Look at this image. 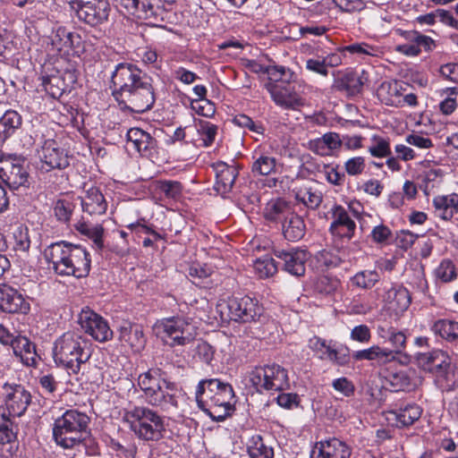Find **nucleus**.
Here are the masks:
<instances>
[{"mask_svg":"<svg viewBox=\"0 0 458 458\" xmlns=\"http://www.w3.org/2000/svg\"><path fill=\"white\" fill-rule=\"evenodd\" d=\"M111 84L113 96L123 110L142 114L150 110L156 101L152 79L132 64H118Z\"/></svg>","mask_w":458,"mask_h":458,"instance_id":"1","label":"nucleus"},{"mask_svg":"<svg viewBox=\"0 0 458 458\" xmlns=\"http://www.w3.org/2000/svg\"><path fill=\"white\" fill-rule=\"evenodd\" d=\"M44 257L59 276L83 278L89 274L90 255L79 244L66 241L54 242L45 249Z\"/></svg>","mask_w":458,"mask_h":458,"instance_id":"2","label":"nucleus"},{"mask_svg":"<svg viewBox=\"0 0 458 458\" xmlns=\"http://www.w3.org/2000/svg\"><path fill=\"white\" fill-rule=\"evenodd\" d=\"M167 372L162 362L138 377V386L143 392L146 402L162 411H170L178 407L175 385L166 380Z\"/></svg>","mask_w":458,"mask_h":458,"instance_id":"3","label":"nucleus"},{"mask_svg":"<svg viewBox=\"0 0 458 458\" xmlns=\"http://www.w3.org/2000/svg\"><path fill=\"white\" fill-rule=\"evenodd\" d=\"M53 358L57 366L77 375L90 358L88 342L79 333L66 332L55 340Z\"/></svg>","mask_w":458,"mask_h":458,"instance_id":"4","label":"nucleus"},{"mask_svg":"<svg viewBox=\"0 0 458 458\" xmlns=\"http://www.w3.org/2000/svg\"><path fill=\"white\" fill-rule=\"evenodd\" d=\"M123 419L140 440L158 442L164 437L165 432L164 420L148 407L132 406L125 410Z\"/></svg>","mask_w":458,"mask_h":458,"instance_id":"5","label":"nucleus"},{"mask_svg":"<svg viewBox=\"0 0 458 458\" xmlns=\"http://www.w3.org/2000/svg\"><path fill=\"white\" fill-rule=\"evenodd\" d=\"M89 423V417L86 413L75 409L66 410L54 422V439L64 448H72L87 437Z\"/></svg>","mask_w":458,"mask_h":458,"instance_id":"6","label":"nucleus"},{"mask_svg":"<svg viewBox=\"0 0 458 458\" xmlns=\"http://www.w3.org/2000/svg\"><path fill=\"white\" fill-rule=\"evenodd\" d=\"M416 362L419 368L435 375L436 380L443 391H451L455 387L456 377L451 369V358L445 352L433 350L428 352L418 353Z\"/></svg>","mask_w":458,"mask_h":458,"instance_id":"7","label":"nucleus"},{"mask_svg":"<svg viewBox=\"0 0 458 458\" xmlns=\"http://www.w3.org/2000/svg\"><path fill=\"white\" fill-rule=\"evenodd\" d=\"M157 336L172 347L191 344L196 336L195 327L191 320L182 316L158 319L153 327Z\"/></svg>","mask_w":458,"mask_h":458,"instance_id":"8","label":"nucleus"},{"mask_svg":"<svg viewBox=\"0 0 458 458\" xmlns=\"http://www.w3.org/2000/svg\"><path fill=\"white\" fill-rule=\"evenodd\" d=\"M250 381L259 393L284 391L290 387L286 369L277 364L256 367L250 374Z\"/></svg>","mask_w":458,"mask_h":458,"instance_id":"9","label":"nucleus"},{"mask_svg":"<svg viewBox=\"0 0 458 458\" xmlns=\"http://www.w3.org/2000/svg\"><path fill=\"white\" fill-rule=\"evenodd\" d=\"M0 179L11 189L27 186L29 172L26 158L21 156L1 157Z\"/></svg>","mask_w":458,"mask_h":458,"instance_id":"10","label":"nucleus"},{"mask_svg":"<svg viewBox=\"0 0 458 458\" xmlns=\"http://www.w3.org/2000/svg\"><path fill=\"white\" fill-rule=\"evenodd\" d=\"M80 21L98 26L107 21L110 5L106 0H73L70 3Z\"/></svg>","mask_w":458,"mask_h":458,"instance_id":"11","label":"nucleus"},{"mask_svg":"<svg viewBox=\"0 0 458 458\" xmlns=\"http://www.w3.org/2000/svg\"><path fill=\"white\" fill-rule=\"evenodd\" d=\"M1 395L4 408L10 417H21L31 403V394L22 385L5 383Z\"/></svg>","mask_w":458,"mask_h":458,"instance_id":"12","label":"nucleus"},{"mask_svg":"<svg viewBox=\"0 0 458 458\" xmlns=\"http://www.w3.org/2000/svg\"><path fill=\"white\" fill-rule=\"evenodd\" d=\"M224 386H231L228 383L222 382L217 378L202 379L199 382L196 390V402L198 407L208 415L214 421H223L226 418L225 413L216 414L208 406V403L214 401V398L220 394Z\"/></svg>","mask_w":458,"mask_h":458,"instance_id":"13","label":"nucleus"},{"mask_svg":"<svg viewBox=\"0 0 458 458\" xmlns=\"http://www.w3.org/2000/svg\"><path fill=\"white\" fill-rule=\"evenodd\" d=\"M227 308L230 319L242 323L256 321L262 313L258 301L249 296L229 298Z\"/></svg>","mask_w":458,"mask_h":458,"instance_id":"14","label":"nucleus"},{"mask_svg":"<svg viewBox=\"0 0 458 458\" xmlns=\"http://www.w3.org/2000/svg\"><path fill=\"white\" fill-rule=\"evenodd\" d=\"M79 322L85 332L98 342H106L112 338L113 331L107 322L92 310H82Z\"/></svg>","mask_w":458,"mask_h":458,"instance_id":"15","label":"nucleus"},{"mask_svg":"<svg viewBox=\"0 0 458 458\" xmlns=\"http://www.w3.org/2000/svg\"><path fill=\"white\" fill-rule=\"evenodd\" d=\"M332 222L329 232L333 236L350 241L354 236L356 224L348 211L341 205H334L330 210Z\"/></svg>","mask_w":458,"mask_h":458,"instance_id":"16","label":"nucleus"},{"mask_svg":"<svg viewBox=\"0 0 458 458\" xmlns=\"http://www.w3.org/2000/svg\"><path fill=\"white\" fill-rule=\"evenodd\" d=\"M266 89L273 101L284 109H297L303 106V100L290 86H283L275 82H267Z\"/></svg>","mask_w":458,"mask_h":458,"instance_id":"17","label":"nucleus"},{"mask_svg":"<svg viewBox=\"0 0 458 458\" xmlns=\"http://www.w3.org/2000/svg\"><path fill=\"white\" fill-rule=\"evenodd\" d=\"M39 158L47 166V170L64 169L69 165L67 152L60 148L54 140H47L44 142L39 151Z\"/></svg>","mask_w":458,"mask_h":458,"instance_id":"18","label":"nucleus"},{"mask_svg":"<svg viewBox=\"0 0 458 458\" xmlns=\"http://www.w3.org/2000/svg\"><path fill=\"white\" fill-rule=\"evenodd\" d=\"M274 255L283 261V269L294 276H302L305 274V263L308 259L307 252L299 249L274 250Z\"/></svg>","mask_w":458,"mask_h":458,"instance_id":"19","label":"nucleus"},{"mask_svg":"<svg viewBox=\"0 0 458 458\" xmlns=\"http://www.w3.org/2000/svg\"><path fill=\"white\" fill-rule=\"evenodd\" d=\"M352 448L344 441L333 437L317 442L311 458H351Z\"/></svg>","mask_w":458,"mask_h":458,"instance_id":"20","label":"nucleus"},{"mask_svg":"<svg viewBox=\"0 0 458 458\" xmlns=\"http://www.w3.org/2000/svg\"><path fill=\"white\" fill-rule=\"evenodd\" d=\"M76 77L71 71H65L63 75H49L42 77V86L53 98H60L64 92L70 90L75 83Z\"/></svg>","mask_w":458,"mask_h":458,"instance_id":"21","label":"nucleus"},{"mask_svg":"<svg viewBox=\"0 0 458 458\" xmlns=\"http://www.w3.org/2000/svg\"><path fill=\"white\" fill-rule=\"evenodd\" d=\"M0 310L26 314L30 310V304L17 290L7 286L0 287Z\"/></svg>","mask_w":458,"mask_h":458,"instance_id":"22","label":"nucleus"},{"mask_svg":"<svg viewBox=\"0 0 458 458\" xmlns=\"http://www.w3.org/2000/svg\"><path fill=\"white\" fill-rule=\"evenodd\" d=\"M216 181L215 190L222 197L230 193L238 176V169L234 165H228L224 162H217L214 165Z\"/></svg>","mask_w":458,"mask_h":458,"instance_id":"23","label":"nucleus"},{"mask_svg":"<svg viewBox=\"0 0 458 458\" xmlns=\"http://www.w3.org/2000/svg\"><path fill=\"white\" fill-rule=\"evenodd\" d=\"M335 77L333 88L348 95H356L360 92L363 81L360 75L351 70L333 72Z\"/></svg>","mask_w":458,"mask_h":458,"instance_id":"24","label":"nucleus"},{"mask_svg":"<svg viewBox=\"0 0 458 458\" xmlns=\"http://www.w3.org/2000/svg\"><path fill=\"white\" fill-rule=\"evenodd\" d=\"M119 340L133 351L140 352L146 344V337L141 325L123 322L119 327Z\"/></svg>","mask_w":458,"mask_h":458,"instance_id":"25","label":"nucleus"},{"mask_svg":"<svg viewBox=\"0 0 458 458\" xmlns=\"http://www.w3.org/2000/svg\"><path fill=\"white\" fill-rule=\"evenodd\" d=\"M422 413V409L415 403H409L397 410L389 411L387 420L394 421L398 428L409 427L418 420Z\"/></svg>","mask_w":458,"mask_h":458,"instance_id":"26","label":"nucleus"},{"mask_svg":"<svg viewBox=\"0 0 458 458\" xmlns=\"http://www.w3.org/2000/svg\"><path fill=\"white\" fill-rule=\"evenodd\" d=\"M384 299L388 304L389 309L395 313L405 311L411 302L410 292L402 285L391 286L386 292Z\"/></svg>","mask_w":458,"mask_h":458,"instance_id":"27","label":"nucleus"},{"mask_svg":"<svg viewBox=\"0 0 458 458\" xmlns=\"http://www.w3.org/2000/svg\"><path fill=\"white\" fill-rule=\"evenodd\" d=\"M81 204L82 210L90 216L103 215L107 208V203L103 194L96 187H91L87 191L85 197L81 199Z\"/></svg>","mask_w":458,"mask_h":458,"instance_id":"28","label":"nucleus"},{"mask_svg":"<svg viewBox=\"0 0 458 458\" xmlns=\"http://www.w3.org/2000/svg\"><path fill=\"white\" fill-rule=\"evenodd\" d=\"M13 352L16 357L26 366H35L37 364L38 355L36 347L27 337L18 335L12 346Z\"/></svg>","mask_w":458,"mask_h":458,"instance_id":"29","label":"nucleus"},{"mask_svg":"<svg viewBox=\"0 0 458 458\" xmlns=\"http://www.w3.org/2000/svg\"><path fill=\"white\" fill-rule=\"evenodd\" d=\"M289 215L282 224V233L286 240L297 242L305 235L306 225L303 218L293 211Z\"/></svg>","mask_w":458,"mask_h":458,"instance_id":"30","label":"nucleus"},{"mask_svg":"<svg viewBox=\"0 0 458 458\" xmlns=\"http://www.w3.org/2000/svg\"><path fill=\"white\" fill-rule=\"evenodd\" d=\"M22 118L14 110H7L0 118V146L12 137L21 126Z\"/></svg>","mask_w":458,"mask_h":458,"instance_id":"31","label":"nucleus"},{"mask_svg":"<svg viewBox=\"0 0 458 458\" xmlns=\"http://www.w3.org/2000/svg\"><path fill=\"white\" fill-rule=\"evenodd\" d=\"M293 210L287 201L283 199L270 200L264 210V216L267 221L283 224L292 214Z\"/></svg>","mask_w":458,"mask_h":458,"instance_id":"32","label":"nucleus"},{"mask_svg":"<svg viewBox=\"0 0 458 458\" xmlns=\"http://www.w3.org/2000/svg\"><path fill=\"white\" fill-rule=\"evenodd\" d=\"M352 358L355 360H378L382 363H386L394 360V355H393L391 350L373 345L368 349L353 352Z\"/></svg>","mask_w":458,"mask_h":458,"instance_id":"33","label":"nucleus"},{"mask_svg":"<svg viewBox=\"0 0 458 458\" xmlns=\"http://www.w3.org/2000/svg\"><path fill=\"white\" fill-rule=\"evenodd\" d=\"M234 396L233 389L232 386H224L222 391L218 396L214 398L208 403V406L212 411H215L216 414L225 413L226 417L230 415L231 411V401Z\"/></svg>","mask_w":458,"mask_h":458,"instance_id":"34","label":"nucleus"},{"mask_svg":"<svg viewBox=\"0 0 458 458\" xmlns=\"http://www.w3.org/2000/svg\"><path fill=\"white\" fill-rule=\"evenodd\" d=\"M432 332L446 340L454 342L458 340V322L450 319H438L431 327Z\"/></svg>","mask_w":458,"mask_h":458,"instance_id":"35","label":"nucleus"},{"mask_svg":"<svg viewBox=\"0 0 458 458\" xmlns=\"http://www.w3.org/2000/svg\"><path fill=\"white\" fill-rule=\"evenodd\" d=\"M403 87L396 81H383L377 90V97L381 102L387 106L395 104V98L402 95Z\"/></svg>","mask_w":458,"mask_h":458,"instance_id":"36","label":"nucleus"},{"mask_svg":"<svg viewBox=\"0 0 458 458\" xmlns=\"http://www.w3.org/2000/svg\"><path fill=\"white\" fill-rule=\"evenodd\" d=\"M13 250L19 257H25L30 248V239L29 229L25 226L19 225L13 232Z\"/></svg>","mask_w":458,"mask_h":458,"instance_id":"37","label":"nucleus"},{"mask_svg":"<svg viewBox=\"0 0 458 458\" xmlns=\"http://www.w3.org/2000/svg\"><path fill=\"white\" fill-rule=\"evenodd\" d=\"M127 140L139 153L148 150L153 144V138L139 128L130 129L127 132Z\"/></svg>","mask_w":458,"mask_h":458,"instance_id":"38","label":"nucleus"},{"mask_svg":"<svg viewBox=\"0 0 458 458\" xmlns=\"http://www.w3.org/2000/svg\"><path fill=\"white\" fill-rule=\"evenodd\" d=\"M76 230L93 242L94 247L101 250L104 247V228L100 225H92L86 222L79 221L75 225Z\"/></svg>","mask_w":458,"mask_h":458,"instance_id":"39","label":"nucleus"},{"mask_svg":"<svg viewBox=\"0 0 458 458\" xmlns=\"http://www.w3.org/2000/svg\"><path fill=\"white\" fill-rule=\"evenodd\" d=\"M380 280V275L377 270L365 269L356 273L350 281L353 287L362 290L372 289Z\"/></svg>","mask_w":458,"mask_h":458,"instance_id":"40","label":"nucleus"},{"mask_svg":"<svg viewBox=\"0 0 458 458\" xmlns=\"http://www.w3.org/2000/svg\"><path fill=\"white\" fill-rule=\"evenodd\" d=\"M391 391H411L416 386L409 373L404 370H400L394 373H391L386 377Z\"/></svg>","mask_w":458,"mask_h":458,"instance_id":"41","label":"nucleus"},{"mask_svg":"<svg viewBox=\"0 0 458 458\" xmlns=\"http://www.w3.org/2000/svg\"><path fill=\"white\" fill-rule=\"evenodd\" d=\"M248 454L250 458H273L274 451L267 446L260 435L252 436L247 444Z\"/></svg>","mask_w":458,"mask_h":458,"instance_id":"42","label":"nucleus"},{"mask_svg":"<svg viewBox=\"0 0 458 458\" xmlns=\"http://www.w3.org/2000/svg\"><path fill=\"white\" fill-rule=\"evenodd\" d=\"M398 33L411 45L421 50L431 51L436 47L435 41L428 36L422 35L416 30H398Z\"/></svg>","mask_w":458,"mask_h":458,"instance_id":"43","label":"nucleus"},{"mask_svg":"<svg viewBox=\"0 0 458 458\" xmlns=\"http://www.w3.org/2000/svg\"><path fill=\"white\" fill-rule=\"evenodd\" d=\"M276 159L274 157L260 155L252 164L251 171L258 175H268L276 172Z\"/></svg>","mask_w":458,"mask_h":458,"instance_id":"44","label":"nucleus"},{"mask_svg":"<svg viewBox=\"0 0 458 458\" xmlns=\"http://www.w3.org/2000/svg\"><path fill=\"white\" fill-rule=\"evenodd\" d=\"M277 269L275 259L267 255L257 259L254 262V270L260 278L273 276Z\"/></svg>","mask_w":458,"mask_h":458,"instance_id":"45","label":"nucleus"},{"mask_svg":"<svg viewBox=\"0 0 458 458\" xmlns=\"http://www.w3.org/2000/svg\"><path fill=\"white\" fill-rule=\"evenodd\" d=\"M75 203L70 199H60L54 205V213L58 221L67 223L70 221Z\"/></svg>","mask_w":458,"mask_h":458,"instance_id":"46","label":"nucleus"},{"mask_svg":"<svg viewBox=\"0 0 458 458\" xmlns=\"http://www.w3.org/2000/svg\"><path fill=\"white\" fill-rule=\"evenodd\" d=\"M326 359L337 366H345L350 362V350L347 346L333 344L331 349H327Z\"/></svg>","mask_w":458,"mask_h":458,"instance_id":"47","label":"nucleus"},{"mask_svg":"<svg viewBox=\"0 0 458 458\" xmlns=\"http://www.w3.org/2000/svg\"><path fill=\"white\" fill-rule=\"evenodd\" d=\"M371 141L373 144L369 148V152L372 157H386L391 156L392 152L388 139L383 138L379 135H373L371 137Z\"/></svg>","mask_w":458,"mask_h":458,"instance_id":"48","label":"nucleus"},{"mask_svg":"<svg viewBox=\"0 0 458 458\" xmlns=\"http://www.w3.org/2000/svg\"><path fill=\"white\" fill-rule=\"evenodd\" d=\"M296 199L307 208L316 209L322 202V194L318 191H312L310 188L305 189L304 191H301L296 193Z\"/></svg>","mask_w":458,"mask_h":458,"instance_id":"49","label":"nucleus"},{"mask_svg":"<svg viewBox=\"0 0 458 458\" xmlns=\"http://www.w3.org/2000/svg\"><path fill=\"white\" fill-rule=\"evenodd\" d=\"M406 335L403 331H397L394 327L387 328V340L390 342L394 353H401L406 346Z\"/></svg>","mask_w":458,"mask_h":458,"instance_id":"50","label":"nucleus"},{"mask_svg":"<svg viewBox=\"0 0 458 458\" xmlns=\"http://www.w3.org/2000/svg\"><path fill=\"white\" fill-rule=\"evenodd\" d=\"M433 206L435 208V215L436 216L448 221L450 220L454 212L450 208L449 204L446 202V199L444 196H437L433 199Z\"/></svg>","mask_w":458,"mask_h":458,"instance_id":"51","label":"nucleus"},{"mask_svg":"<svg viewBox=\"0 0 458 458\" xmlns=\"http://www.w3.org/2000/svg\"><path fill=\"white\" fill-rule=\"evenodd\" d=\"M413 289L418 292L426 294L428 289V282L425 277L424 269L422 267L412 270V276L408 282Z\"/></svg>","mask_w":458,"mask_h":458,"instance_id":"52","label":"nucleus"},{"mask_svg":"<svg viewBox=\"0 0 458 458\" xmlns=\"http://www.w3.org/2000/svg\"><path fill=\"white\" fill-rule=\"evenodd\" d=\"M436 275L445 283L451 282L456 277L454 265L450 260H443L437 268Z\"/></svg>","mask_w":458,"mask_h":458,"instance_id":"53","label":"nucleus"},{"mask_svg":"<svg viewBox=\"0 0 458 458\" xmlns=\"http://www.w3.org/2000/svg\"><path fill=\"white\" fill-rule=\"evenodd\" d=\"M366 167L365 158L363 157H353L347 159L344 163V170L351 176L361 174Z\"/></svg>","mask_w":458,"mask_h":458,"instance_id":"54","label":"nucleus"},{"mask_svg":"<svg viewBox=\"0 0 458 458\" xmlns=\"http://www.w3.org/2000/svg\"><path fill=\"white\" fill-rule=\"evenodd\" d=\"M159 191L170 199H176L182 193V184L176 181H161L158 182Z\"/></svg>","mask_w":458,"mask_h":458,"instance_id":"55","label":"nucleus"},{"mask_svg":"<svg viewBox=\"0 0 458 458\" xmlns=\"http://www.w3.org/2000/svg\"><path fill=\"white\" fill-rule=\"evenodd\" d=\"M332 386L335 391L343 394L346 397L352 395L355 391L353 383L345 377L335 379L332 383Z\"/></svg>","mask_w":458,"mask_h":458,"instance_id":"56","label":"nucleus"},{"mask_svg":"<svg viewBox=\"0 0 458 458\" xmlns=\"http://www.w3.org/2000/svg\"><path fill=\"white\" fill-rule=\"evenodd\" d=\"M333 345V341L327 342L325 339H322L318 336H313L309 341V346L317 352H320V358L326 359L327 355V349H331Z\"/></svg>","mask_w":458,"mask_h":458,"instance_id":"57","label":"nucleus"},{"mask_svg":"<svg viewBox=\"0 0 458 458\" xmlns=\"http://www.w3.org/2000/svg\"><path fill=\"white\" fill-rule=\"evenodd\" d=\"M334 3L342 11L347 13L358 12L364 8V0H334Z\"/></svg>","mask_w":458,"mask_h":458,"instance_id":"58","label":"nucleus"},{"mask_svg":"<svg viewBox=\"0 0 458 458\" xmlns=\"http://www.w3.org/2000/svg\"><path fill=\"white\" fill-rule=\"evenodd\" d=\"M370 236L374 242L384 243L392 236V232L386 225H379L372 229Z\"/></svg>","mask_w":458,"mask_h":458,"instance_id":"59","label":"nucleus"},{"mask_svg":"<svg viewBox=\"0 0 458 458\" xmlns=\"http://www.w3.org/2000/svg\"><path fill=\"white\" fill-rule=\"evenodd\" d=\"M325 142V145L330 154L333 151L339 149L343 146V141L340 135L336 132H327L321 137Z\"/></svg>","mask_w":458,"mask_h":458,"instance_id":"60","label":"nucleus"},{"mask_svg":"<svg viewBox=\"0 0 458 458\" xmlns=\"http://www.w3.org/2000/svg\"><path fill=\"white\" fill-rule=\"evenodd\" d=\"M199 131L206 146L211 145L216 138L217 127L208 122L201 123Z\"/></svg>","mask_w":458,"mask_h":458,"instance_id":"61","label":"nucleus"},{"mask_svg":"<svg viewBox=\"0 0 458 458\" xmlns=\"http://www.w3.org/2000/svg\"><path fill=\"white\" fill-rule=\"evenodd\" d=\"M192 108L200 115L212 116L215 114L214 105L208 99L191 101Z\"/></svg>","mask_w":458,"mask_h":458,"instance_id":"62","label":"nucleus"},{"mask_svg":"<svg viewBox=\"0 0 458 458\" xmlns=\"http://www.w3.org/2000/svg\"><path fill=\"white\" fill-rule=\"evenodd\" d=\"M306 69L318 73L321 76L327 77L328 75V69H327L324 59L310 58L306 61Z\"/></svg>","mask_w":458,"mask_h":458,"instance_id":"63","label":"nucleus"},{"mask_svg":"<svg viewBox=\"0 0 458 458\" xmlns=\"http://www.w3.org/2000/svg\"><path fill=\"white\" fill-rule=\"evenodd\" d=\"M370 330L366 325L354 327L351 332V339L360 343H368L370 340Z\"/></svg>","mask_w":458,"mask_h":458,"instance_id":"64","label":"nucleus"}]
</instances>
